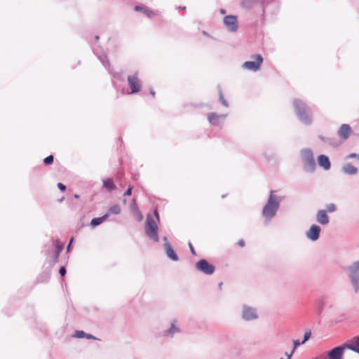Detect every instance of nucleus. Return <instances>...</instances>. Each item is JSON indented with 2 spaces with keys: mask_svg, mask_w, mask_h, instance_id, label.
Listing matches in <instances>:
<instances>
[{
  "mask_svg": "<svg viewBox=\"0 0 359 359\" xmlns=\"http://www.w3.org/2000/svg\"><path fill=\"white\" fill-rule=\"evenodd\" d=\"M223 22L229 32H236L238 30L237 16L233 15H226L224 18Z\"/></svg>",
  "mask_w": 359,
  "mask_h": 359,
  "instance_id": "nucleus-10",
  "label": "nucleus"
},
{
  "mask_svg": "<svg viewBox=\"0 0 359 359\" xmlns=\"http://www.w3.org/2000/svg\"><path fill=\"white\" fill-rule=\"evenodd\" d=\"M179 9H181V10H185L186 9V7H179Z\"/></svg>",
  "mask_w": 359,
  "mask_h": 359,
  "instance_id": "nucleus-45",
  "label": "nucleus"
},
{
  "mask_svg": "<svg viewBox=\"0 0 359 359\" xmlns=\"http://www.w3.org/2000/svg\"><path fill=\"white\" fill-rule=\"evenodd\" d=\"M86 337L87 339H96L95 337H94V336H93V335H91V334H86Z\"/></svg>",
  "mask_w": 359,
  "mask_h": 359,
  "instance_id": "nucleus-40",
  "label": "nucleus"
},
{
  "mask_svg": "<svg viewBox=\"0 0 359 359\" xmlns=\"http://www.w3.org/2000/svg\"><path fill=\"white\" fill-rule=\"evenodd\" d=\"M108 217H109V214H105L100 217H95L91 220L90 225L93 227H95V226L101 224Z\"/></svg>",
  "mask_w": 359,
  "mask_h": 359,
  "instance_id": "nucleus-25",
  "label": "nucleus"
},
{
  "mask_svg": "<svg viewBox=\"0 0 359 359\" xmlns=\"http://www.w3.org/2000/svg\"><path fill=\"white\" fill-rule=\"evenodd\" d=\"M128 83L131 89L130 93H137L141 90V83L138 78V73L135 72L133 75H130L127 78Z\"/></svg>",
  "mask_w": 359,
  "mask_h": 359,
  "instance_id": "nucleus-9",
  "label": "nucleus"
},
{
  "mask_svg": "<svg viewBox=\"0 0 359 359\" xmlns=\"http://www.w3.org/2000/svg\"><path fill=\"white\" fill-rule=\"evenodd\" d=\"M222 283L219 284V287H222Z\"/></svg>",
  "mask_w": 359,
  "mask_h": 359,
  "instance_id": "nucleus-48",
  "label": "nucleus"
},
{
  "mask_svg": "<svg viewBox=\"0 0 359 359\" xmlns=\"http://www.w3.org/2000/svg\"><path fill=\"white\" fill-rule=\"evenodd\" d=\"M94 53L97 55L98 59L100 60V62L102 63L104 67L106 69H109V62L107 58V55L104 52H102V49L100 48H93Z\"/></svg>",
  "mask_w": 359,
  "mask_h": 359,
  "instance_id": "nucleus-17",
  "label": "nucleus"
},
{
  "mask_svg": "<svg viewBox=\"0 0 359 359\" xmlns=\"http://www.w3.org/2000/svg\"><path fill=\"white\" fill-rule=\"evenodd\" d=\"M159 221V215L156 210H154L153 214H148L147 216L144 226L145 233L148 238L155 242H158L159 241L158 233V223Z\"/></svg>",
  "mask_w": 359,
  "mask_h": 359,
  "instance_id": "nucleus-2",
  "label": "nucleus"
},
{
  "mask_svg": "<svg viewBox=\"0 0 359 359\" xmlns=\"http://www.w3.org/2000/svg\"><path fill=\"white\" fill-rule=\"evenodd\" d=\"M238 244L241 246V247H243L244 246V241L243 240H240L238 243Z\"/></svg>",
  "mask_w": 359,
  "mask_h": 359,
  "instance_id": "nucleus-41",
  "label": "nucleus"
},
{
  "mask_svg": "<svg viewBox=\"0 0 359 359\" xmlns=\"http://www.w3.org/2000/svg\"><path fill=\"white\" fill-rule=\"evenodd\" d=\"M132 194V187H130L124 193V196H130Z\"/></svg>",
  "mask_w": 359,
  "mask_h": 359,
  "instance_id": "nucleus-38",
  "label": "nucleus"
},
{
  "mask_svg": "<svg viewBox=\"0 0 359 359\" xmlns=\"http://www.w3.org/2000/svg\"><path fill=\"white\" fill-rule=\"evenodd\" d=\"M150 94H151L153 97H154V95H155V92H154V90L153 89H151V90H150Z\"/></svg>",
  "mask_w": 359,
  "mask_h": 359,
  "instance_id": "nucleus-42",
  "label": "nucleus"
},
{
  "mask_svg": "<svg viewBox=\"0 0 359 359\" xmlns=\"http://www.w3.org/2000/svg\"><path fill=\"white\" fill-rule=\"evenodd\" d=\"M344 270L350 279L354 292L358 293L359 292V260L346 266Z\"/></svg>",
  "mask_w": 359,
  "mask_h": 359,
  "instance_id": "nucleus-4",
  "label": "nucleus"
},
{
  "mask_svg": "<svg viewBox=\"0 0 359 359\" xmlns=\"http://www.w3.org/2000/svg\"><path fill=\"white\" fill-rule=\"evenodd\" d=\"M348 344H344L341 346H337L332 349L328 353V357L330 359H342L344 351L348 348Z\"/></svg>",
  "mask_w": 359,
  "mask_h": 359,
  "instance_id": "nucleus-12",
  "label": "nucleus"
},
{
  "mask_svg": "<svg viewBox=\"0 0 359 359\" xmlns=\"http://www.w3.org/2000/svg\"><path fill=\"white\" fill-rule=\"evenodd\" d=\"M319 138L322 141H323V142H326V143H327V144H329L330 145H334V144L332 142V139L330 138V137H323V136H319Z\"/></svg>",
  "mask_w": 359,
  "mask_h": 359,
  "instance_id": "nucleus-32",
  "label": "nucleus"
},
{
  "mask_svg": "<svg viewBox=\"0 0 359 359\" xmlns=\"http://www.w3.org/2000/svg\"><path fill=\"white\" fill-rule=\"evenodd\" d=\"M136 210H139L137 203L135 199H133L131 202V210L132 212L135 211Z\"/></svg>",
  "mask_w": 359,
  "mask_h": 359,
  "instance_id": "nucleus-34",
  "label": "nucleus"
},
{
  "mask_svg": "<svg viewBox=\"0 0 359 359\" xmlns=\"http://www.w3.org/2000/svg\"><path fill=\"white\" fill-rule=\"evenodd\" d=\"M57 187H58V189L60 190H61L62 191H65V189H66V186L65 184H63L62 183H60V182H59L57 184Z\"/></svg>",
  "mask_w": 359,
  "mask_h": 359,
  "instance_id": "nucleus-37",
  "label": "nucleus"
},
{
  "mask_svg": "<svg viewBox=\"0 0 359 359\" xmlns=\"http://www.w3.org/2000/svg\"><path fill=\"white\" fill-rule=\"evenodd\" d=\"M336 210V205L334 203H330L326 206V212H333Z\"/></svg>",
  "mask_w": 359,
  "mask_h": 359,
  "instance_id": "nucleus-28",
  "label": "nucleus"
},
{
  "mask_svg": "<svg viewBox=\"0 0 359 359\" xmlns=\"http://www.w3.org/2000/svg\"><path fill=\"white\" fill-rule=\"evenodd\" d=\"M347 158H348V159L357 158L359 161V154H355V153H351L347 156Z\"/></svg>",
  "mask_w": 359,
  "mask_h": 359,
  "instance_id": "nucleus-35",
  "label": "nucleus"
},
{
  "mask_svg": "<svg viewBox=\"0 0 359 359\" xmlns=\"http://www.w3.org/2000/svg\"><path fill=\"white\" fill-rule=\"evenodd\" d=\"M320 233V227L318 225L313 224L306 232V236L308 239L316 241L319 238Z\"/></svg>",
  "mask_w": 359,
  "mask_h": 359,
  "instance_id": "nucleus-13",
  "label": "nucleus"
},
{
  "mask_svg": "<svg viewBox=\"0 0 359 359\" xmlns=\"http://www.w3.org/2000/svg\"><path fill=\"white\" fill-rule=\"evenodd\" d=\"M98 39H99V36H95V40H98Z\"/></svg>",
  "mask_w": 359,
  "mask_h": 359,
  "instance_id": "nucleus-46",
  "label": "nucleus"
},
{
  "mask_svg": "<svg viewBox=\"0 0 359 359\" xmlns=\"http://www.w3.org/2000/svg\"><path fill=\"white\" fill-rule=\"evenodd\" d=\"M348 348L359 353V336L355 337L352 342L348 344Z\"/></svg>",
  "mask_w": 359,
  "mask_h": 359,
  "instance_id": "nucleus-24",
  "label": "nucleus"
},
{
  "mask_svg": "<svg viewBox=\"0 0 359 359\" xmlns=\"http://www.w3.org/2000/svg\"><path fill=\"white\" fill-rule=\"evenodd\" d=\"M121 211V207L116 204L112 206H111L109 209V212L107 214H112V215H118Z\"/></svg>",
  "mask_w": 359,
  "mask_h": 359,
  "instance_id": "nucleus-26",
  "label": "nucleus"
},
{
  "mask_svg": "<svg viewBox=\"0 0 359 359\" xmlns=\"http://www.w3.org/2000/svg\"><path fill=\"white\" fill-rule=\"evenodd\" d=\"M219 101L221 102V103L226 107H229V104H228V102L227 101L224 99L223 95H222V93L221 90H219Z\"/></svg>",
  "mask_w": 359,
  "mask_h": 359,
  "instance_id": "nucleus-29",
  "label": "nucleus"
},
{
  "mask_svg": "<svg viewBox=\"0 0 359 359\" xmlns=\"http://www.w3.org/2000/svg\"><path fill=\"white\" fill-rule=\"evenodd\" d=\"M43 162L46 165H50V164L53 163V156L50 155V156L46 157L44 158V160H43Z\"/></svg>",
  "mask_w": 359,
  "mask_h": 359,
  "instance_id": "nucleus-30",
  "label": "nucleus"
},
{
  "mask_svg": "<svg viewBox=\"0 0 359 359\" xmlns=\"http://www.w3.org/2000/svg\"><path fill=\"white\" fill-rule=\"evenodd\" d=\"M311 332L310 330L309 331H306L304 334V339H303V342H306V341H308L310 337H311Z\"/></svg>",
  "mask_w": 359,
  "mask_h": 359,
  "instance_id": "nucleus-33",
  "label": "nucleus"
},
{
  "mask_svg": "<svg viewBox=\"0 0 359 359\" xmlns=\"http://www.w3.org/2000/svg\"><path fill=\"white\" fill-rule=\"evenodd\" d=\"M293 106L297 116L305 125L312 123L311 109L302 100L297 99L293 101Z\"/></svg>",
  "mask_w": 359,
  "mask_h": 359,
  "instance_id": "nucleus-3",
  "label": "nucleus"
},
{
  "mask_svg": "<svg viewBox=\"0 0 359 359\" xmlns=\"http://www.w3.org/2000/svg\"><path fill=\"white\" fill-rule=\"evenodd\" d=\"M164 241V248L165 251V254L168 258H170L172 261H177L178 257L172 249L171 245L168 241L167 237H163V238Z\"/></svg>",
  "mask_w": 359,
  "mask_h": 359,
  "instance_id": "nucleus-14",
  "label": "nucleus"
},
{
  "mask_svg": "<svg viewBox=\"0 0 359 359\" xmlns=\"http://www.w3.org/2000/svg\"><path fill=\"white\" fill-rule=\"evenodd\" d=\"M220 13H221L222 14H224V13H226V11H225V10H224V9H221V10H220Z\"/></svg>",
  "mask_w": 359,
  "mask_h": 359,
  "instance_id": "nucleus-43",
  "label": "nucleus"
},
{
  "mask_svg": "<svg viewBox=\"0 0 359 359\" xmlns=\"http://www.w3.org/2000/svg\"><path fill=\"white\" fill-rule=\"evenodd\" d=\"M341 171L347 175H355L358 172V169L351 163H346L342 165Z\"/></svg>",
  "mask_w": 359,
  "mask_h": 359,
  "instance_id": "nucleus-18",
  "label": "nucleus"
},
{
  "mask_svg": "<svg viewBox=\"0 0 359 359\" xmlns=\"http://www.w3.org/2000/svg\"><path fill=\"white\" fill-rule=\"evenodd\" d=\"M284 198L285 196L277 195L276 191H270L268 200L262 211L265 224H269L271 220L276 215L280 203Z\"/></svg>",
  "mask_w": 359,
  "mask_h": 359,
  "instance_id": "nucleus-1",
  "label": "nucleus"
},
{
  "mask_svg": "<svg viewBox=\"0 0 359 359\" xmlns=\"http://www.w3.org/2000/svg\"><path fill=\"white\" fill-rule=\"evenodd\" d=\"M72 240H73L72 238L70 240V243H69V245H68V247H67V249H68V250H69V247H70V245H71V243H72Z\"/></svg>",
  "mask_w": 359,
  "mask_h": 359,
  "instance_id": "nucleus-44",
  "label": "nucleus"
},
{
  "mask_svg": "<svg viewBox=\"0 0 359 359\" xmlns=\"http://www.w3.org/2000/svg\"><path fill=\"white\" fill-rule=\"evenodd\" d=\"M133 213L135 219L137 222H141L143 219V215L140 211V210H136L135 211H133Z\"/></svg>",
  "mask_w": 359,
  "mask_h": 359,
  "instance_id": "nucleus-27",
  "label": "nucleus"
},
{
  "mask_svg": "<svg viewBox=\"0 0 359 359\" xmlns=\"http://www.w3.org/2000/svg\"><path fill=\"white\" fill-rule=\"evenodd\" d=\"M195 266L198 271L205 275H212L215 270V266L210 264L206 259L199 260Z\"/></svg>",
  "mask_w": 359,
  "mask_h": 359,
  "instance_id": "nucleus-7",
  "label": "nucleus"
},
{
  "mask_svg": "<svg viewBox=\"0 0 359 359\" xmlns=\"http://www.w3.org/2000/svg\"><path fill=\"white\" fill-rule=\"evenodd\" d=\"M189 248H190V250H191V253H192L193 255H196V252H195V250H194V247H193L192 244L189 243Z\"/></svg>",
  "mask_w": 359,
  "mask_h": 359,
  "instance_id": "nucleus-39",
  "label": "nucleus"
},
{
  "mask_svg": "<svg viewBox=\"0 0 359 359\" xmlns=\"http://www.w3.org/2000/svg\"><path fill=\"white\" fill-rule=\"evenodd\" d=\"M252 60L246 61L243 63L242 68L251 72H256L261 69L264 59L260 54H255L251 55Z\"/></svg>",
  "mask_w": 359,
  "mask_h": 359,
  "instance_id": "nucleus-6",
  "label": "nucleus"
},
{
  "mask_svg": "<svg viewBox=\"0 0 359 359\" xmlns=\"http://www.w3.org/2000/svg\"><path fill=\"white\" fill-rule=\"evenodd\" d=\"M62 249H63V243L60 244L58 241H55V242L54 256H53V264L58 262V258H59L60 254L61 251L62 250Z\"/></svg>",
  "mask_w": 359,
  "mask_h": 359,
  "instance_id": "nucleus-22",
  "label": "nucleus"
},
{
  "mask_svg": "<svg viewBox=\"0 0 359 359\" xmlns=\"http://www.w3.org/2000/svg\"><path fill=\"white\" fill-rule=\"evenodd\" d=\"M181 330L177 325V320H173L170 327L164 331L163 335L168 337H173L175 334L180 333Z\"/></svg>",
  "mask_w": 359,
  "mask_h": 359,
  "instance_id": "nucleus-15",
  "label": "nucleus"
},
{
  "mask_svg": "<svg viewBox=\"0 0 359 359\" xmlns=\"http://www.w3.org/2000/svg\"><path fill=\"white\" fill-rule=\"evenodd\" d=\"M59 273L62 276H64L66 274V269L65 266H61Z\"/></svg>",
  "mask_w": 359,
  "mask_h": 359,
  "instance_id": "nucleus-36",
  "label": "nucleus"
},
{
  "mask_svg": "<svg viewBox=\"0 0 359 359\" xmlns=\"http://www.w3.org/2000/svg\"><path fill=\"white\" fill-rule=\"evenodd\" d=\"M316 221L322 225H326L329 223L330 219L325 210H320L318 211Z\"/></svg>",
  "mask_w": 359,
  "mask_h": 359,
  "instance_id": "nucleus-19",
  "label": "nucleus"
},
{
  "mask_svg": "<svg viewBox=\"0 0 359 359\" xmlns=\"http://www.w3.org/2000/svg\"><path fill=\"white\" fill-rule=\"evenodd\" d=\"M86 333L84 332L83 331H76L74 334V337L79 339L86 337Z\"/></svg>",
  "mask_w": 359,
  "mask_h": 359,
  "instance_id": "nucleus-31",
  "label": "nucleus"
},
{
  "mask_svg": "<svg viewBox=\"0 0 359 359\" xmlns=\"http://www.w3.org/2000/svg\"><path fill=\"white\" fill-rule=\"evenodd\" d=\"M318 165L323 168L324 170H328L331 168V163L329 158L325 155H320L318 157Z\"/></svg>",
  "mask_w": 359,
  "mask_h": 359,
  "instance_id": "nucleus-20",
  "label": "nucleus"
},
{
  "mask_svg": "<svg viewBox=\"0 0 359 359\" xmlns=\"http://www.w3.org/2000/svg\"><path fill=\"white\" fill-rule=\"evenodd\" d=\"M301 158L304 164V170L306 172H312L316 169V162L313 152L309 149H304L301 151Z\"/></svg>",
  "mask_w": 359,
  "mask_h": 359,
  "instance_id": "nucleus-5",
  "label": "nucleus"
},
{
  "mask_svg": "<svg viewBox=\"0 0 359 359\" xmlns=\"http://www.w3.org/2000/svg\"><path fill=\"white\" fill-rule=\"evenodd\" d=\"M134 9L135 11L143 13L149 18H151L158 14V12L150 11L147 8L142 6H135Z\"/></svg>",
  "mask_w": 359,
  "mask_h": 359,
  "instance_id": "nucleus-21",
  "label": "nucleus"
},
{
  "mask_svg": "<svg viewBox=\"0 0 359 359\" xmlns=\"http://www.w3.org/2000/svg\"><path fill=\"white\" fill-rule=\"evenodd\" d=\"M351 133V128L348 124H342L337 131L338 136L343 141L346 140Z\"/></svg>",
  "mask_w": 359,
  "mask_h": 359,
  "instance_id": "nucleus-16",
  "label": "nucleus"
},
{
  "mask_svg": "<svg viewBox=\"0 0 359 359\" xmlns=\"http://www.w3.org/2000/svg\"><path fill=\"white\" fill-rule=\"evenodd\" d=\"M103 187L107 189L109 191H114L116 189V186L114 184L113 180L110 178L103 179Z\"/></svg>",
  "mask_w": 359,
  "mask_h": 359,
  "instance_id": "nucleus-23",
  "label": "nucleus"
},
{
  "mask_svg": "<svg viewBox=\"0 0 359 359\" xmlns=\"http://www.w3.org/2000/svg\"><path fill=\"white\" fill-rule=\"evenodd\" d=\"M226 114H217L216 113H210L208 114L209 123L214 126H219L226 119Z\"/></svg>",
  "mask_w": 359,
  "mask_h": 359,
  "instance_id": "nucleus-11",
  "label": "nucleus"
},
{
  "mask_svg": "<svg viewBox=\"0 0 359 359\" xmlns=\"http://www.w3.org/2000/svg\"><path fill=\"white\" fill-rule=\"evenodd\" d=\"M242 319L245 321H251L258 318V314L255 308L248 305H243L241 313Z\"/></svg>",
  "mask_w": 359,
  "mask_h": 359,
  "instance_id": "nucleus-8",
  "label": "nucleus"
},
{
  "mask_svg": "<svg viewBox=\"0 0 359 359\" xmlns=\"http://www.w3.org/2000/svg\"><path fill=\"white\" fill-rule=\"evenodd\" d=\"M74 197H75V198H79V195L75 194V195H74Z\"/></svg>",
  "mask_w": 359,
  "mask_h": 359,
  "instance_id": "nucleus-47",
  "label": "nucleus"
}]
</instances>
